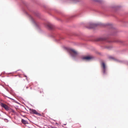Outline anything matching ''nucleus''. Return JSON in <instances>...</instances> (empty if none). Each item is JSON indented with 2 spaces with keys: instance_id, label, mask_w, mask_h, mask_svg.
Here are the masks:
<instances>
[{
  "instance_id": "obj_13",
  "label": "nucleus",
  "mask_w": 128,
  "mask_h": 128,
  "mask_svg": "<svg viewBox=\"0 0 128 128\" xmlns=\"http://www.w3.org/2000/svg\"><path fill=\"white\" fill-rule=\"evenodd\" d=\"M66 124H64V125H66Z\"/></svg>"
},
{
  "instance_id": "obj_2",
  "label": "nucleus",
  "mask_w": 128,
  "mask_h": 128,
  "mask_svg": "<svg viewBox=\"0 0 128 128\" xmlns=\"http://www.w3.org/2000/svg\"><path fill=\"white\" fill-rule=\"evenodd\" d=\"M70 53L72 56L73 57H75L77 54V52L74 50L72 49L70 50Z\"/></svg>"
},
{
  "instance_id": "obj_8",
  "label": "nucleus",
  "mask_w": 128,
  "mask_h": 128,
  "mask_svg": "<svg viewBox=\"0 0 128 128\" xmlns=\"http://www.w3.org/2000/svg\"><path fill=\"white\" fill-rule=\"evenodd\" d=\"M21 122H22L24 124H28V122L23 119H22Z\"/></svg>"
},
{
  "instance_id": "obj_12",
  "label": "nucleus",
  "mask_w": 128,
  "mask_h": 128,
  "mask_svg": "<svg viewBox=\"0 0 128 128\" xmlns=\"http://www.w3.org/2000/svg\"><path fill=\"white\" fill-rule=\"evenodd\" d=\"M52 128H56V127H52Z\"/></svg>"
},
{
  "instance_id": "obj_4",
  "label": "nucleus",
  "mask_w": 128,
  "mask_h": 128,
  "mask_svg": "<svg viewBox=\"0 0 128 128\" xmlns=\"http://www.w3.org/2000/svg\"><path fill=\"white\" fill-rule=\"evenodd\" d=\"M1 106L2 107L4 108L6 110L8 111L9 110V107L5 104L2 103Z\"/></svg>"
},
{
  "instance_id": "obj_6",
  "label": "nucleus",
  "mask_w": 128,
  "mask_h": 128,
  "mask_svg": "<svg viewBox=\"0 0 128 128\" xmlns=\"http://www.w3.org/2000/svg\"><path fill=\"white\" fill-rule=\"evenodd\" d=\"M47 27L50 30H52L54 28V26L50 23H48L47 25Z\"/></svg>"
},
{
  "instance_id": "obj_3",
  "label": "nucleus",
  "mask_w": 128,
  "mask_h": 128,
  "mask_svg": "<svg viewBox=\"0 0 128 128\" xmlns=\"http://www.w3.org/2000/svg\"><path fill=\"white\" fill-rule=\"evenodd\" d=\"M101 66L103 69V72L104 74L106 73V66L105 63L103 62H102L101 64Z\"/></svg>"
},
{
  "instance_id": "obj_11",
  "label": "nucleus",
  "mask_w": 128,
  "mask_h": 128,
  "mask_svg": "<svg viewBox=\"0 0 128 128\" xmlns=\"http://www.w3.org/2000/svg\"><path fill=\"white\" fill-rule=\"evenodd\" d=\"M40 93H42V92H43L42 91V92H41V91H40Z\"/></svg>"
},
{
  "instance_id": "obj_5",
  "label": "nucleus",
  "mask_w": 128,
  "mask_h": 128,
  "mask_svg": "<svg viewBox=\"0 0 128 128\" xmlns=\"http://www.w3.org/2000/svg\"><path fill=\"white\" fill-rule=\"evenodd\" d=\"M30 113H33L38 116L40 115V113L38 112L37 111L33 109H30Z\"/></svg>"
},
{
  "instance_id": "obj_1",
  "label": "nucleus",
  "mask_w": 128,
  "mask_h": 128,
  "mask_svg": "<svg viewBox=\"0 0 128 128\" xmlns=\"http://www.w3.org/2000/svg\"><path fill=\"white\" fill-rule=\"evenodd\" d=\"M93 57L91 56H84L82 58V59L86 61H89L92 59Z\"/></svg>"
},
{
  "instance_id": "obj_10",
  "label": "nucleus",
  "mask_w": 128,
  "mask_h": 128,
  "mask_svg": "<svg viewBox=\"0 0 128 128\" xmlns=\"http://www.w3.org/2000/svg\"><path fill=\"white\" fill-rule=\"evenodd\" d=\"M28 88V87H27V86H26V87L25 88H24V90H26V89H27Z\"/></svg>"
},
{
  "instance_id": "obj_9",
  "label": "nucleus",
  "mask_w": 128,
  "mask_h": 128,
  "mask_svg": "<svg viewBox=\"0 0 128 128\" xmlns=\"http://www.w3.org/2000/svg\"><path fill=\"white\" fill-rule=\"evenodd\" d=\"M109 58H110V59H114V58L112 56H110L109 57Z\"/></svg>"
},
{
  "instance_id": "obj_7",
  "label": "nucleus",
  "mask_w": 128,
  "mask_h": 128,
  "mask_svg": "<svg viewBox=\"0 0 128 128\" xmlns=\"http://www.w3.org/2000/svg\"><path fill=\"white\" fill-rule=\"evenodd\" d=\"M88 25L90 26L88 27L89 28H93L98 25L97 24L93 23H90Z\"/></svg>"
}]
</instances>
